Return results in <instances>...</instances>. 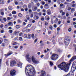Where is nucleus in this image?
<instances>
[{
	"label": "nucleus",
	"instance_id": "21",
	"mask_svg": "<svg viewBox=\"0 0 76 76\" xmlns=\"http://www.w3.org/2000/svg\"><path fill=\"white\" fill-rule=\"evenodd\" d=\"M17 21L18 22V23H22V20L20 19H18Z\"/></svg>",
	"mask_w": 76,
	"mask_h": 76
},
{
	"label": "nucleus",
	"instance_id": "23",
	"mask_svg": "<svg viewBox=\"0 0 76 76\" xmlns=\"http://www.w3.org/2000/svg\"><path fill=\"white\" fill-rule=\"evenodd\" d=\"M4 42H7L9 41V40L7 39H4Z\"/></svg>",
	"mask_w": 76,
	"mask_h": 76
},
{
	"label": "nucleus",
	"instance_id": "20",
	"mask_svg": "<svg viewBox=\"0 0 76 76\" xmlns=\"http://www.w3.org/2000/svg\"><path fill=\"white\" fill-rule=\"evenodd\" d=\"M35 20H37V19H39V17L38 16H35L34 18Z\"/></svg>",
	"mask_w": 76,
	"mask_h": 76
},
{
	"label": "nucleus",
	"instance_id": "38",
	"mask_svg": "<svg viewBox=\"0 0 76 76\" xmlns=\"http://www.w3.org/2000/svg\"><path fill=\"white\" fill-rule=\"evenodd\" d=\"M17 45V42H14V43L13 44V45Z\"/></svg>",
	"mask_w": 76,
	"mask_h": 76
},
{
	"label": "nucleus",
	"instance_id": "30",
	"mask_svg": "<svg viewBox=\"0 0 76 76\" xmlns=\"http://www.w3.org/2000/svg\"><path fill=\"white\" fill-rule=\"evenodd\" d=\"M49 29H50V30H51V31H53V26H50L49 27Z\"/></svg>",
	"mask_w": 76,
	"mask_h": 76
},
{
	"label": "nucleus",
	"instance_id": "15",
	"mask_svg": "<svg viewBox=\"0 0 76 76\" xmlns=\"http://www.w3.org/2000/svg\"><path fill=\"white\" fill-rule=\"evenodd\" d=\"M22 63L20 62L19 64H18V67H20V68H22Z\"/></svg>",
	"mask_w": 76,
	"mask_h": 76
},
{
	"label": "nucleus",
	"instance_id": "43",
	"mask_svg": "<svg viewBox=\"0 0 76 76\" xmlns=\"http://www.w3.org/2000/svg\"><path fill=\"white\" fill-rule=\"evenodd\" d=\"M26 32H29L30 31V29H26Z\"/></svg>",
	"mask_w": 76,
	"mask_h": 76
},
{
	"label": "nucleus",
	"instance_id": "47",
	"mask_svg": "<svg viewBox=\"0 0 76 76\" xmlns=\"http://www.w3.org/2000/svg\"><path fill=\"white\" fill-rule=\"evenodd\" d=\"M61 3H63L65 1V0H60Z\"/></svg>",
	"mask_w": 76,
	"mask_h": 76
},
{
	"label": "nucleus",
	"instance_id": "36",
	"mask_svg": "<svg viewBox=\"0 0 76 76\" xmlns=\"http://www.w3.org/2000/svg\"><path fill=\"white\" fill-rule=\"evenodd\" d=\"M48 34L49 35H50L51 34V31H48Z\"/></svg>",
	"mask_w": 76,
	"mask_h": 76
},
{
	"label": "nucleus",
	"instance_id": "53",
	"mask_svg": "<svg viewBox=\"0 0 76 76\" xmlns=\"http://www.w3.org/2000/svg\"><path fill=\"white\" fill-rule=\"evenodd\" d=\"M51 23L52 24H53L54 22H53V20H52L51 21Z\"/></svg>",
	"mask_w": 76,
	"mask_h": 76
},
{
	"label": "nucleus",
	"instance_id": "50",
	"mask_svg": "<svg viewBox=\"0 0 76 76\" xmlns=\"http://www.w3.org/2000/svg\"><path fill=\"white\" fill-rule=\"evenodd\" d=\"M75 6H76V4H74L72 5V7H75Z\"/></svg>",
	"mask_w": 76,
	"mask_h": 76
},
{
	"label": "nucleus",
	"instance_id": "46",
	"mask_svg": "<svg viewBox=\"0 0 76 76\" xmlns=\"http://www.w3.org/2000/svg\"><path fill=\"white\" fill-rule=\"evenodd\" d=\"M1 46H2V47H4V46H5V45H4V43H3L2 44Z\"/></svg>",
	"mask_w": 76,
	"mask_h": 76
},
{
	"label": "nucleus",
	"instance_id": "59",
	"mask_svg": "<svg viewBox=\"0 0 76 76\" xmlns=\"http://www.w3.org/2000/svg\"><path fill=\"white\" fill-rule=\"evenodd\" d=\"M4 32V30H2L1 31V33H3Z\"/></svg>",
	"mask_w": 76,
	"mask_h": 76
},
{
	"label": "nucleus",
	"instance_id": "56",
	"mask_svg": "<svg viewBox=\"0 0 76 76\" xmlns=\"http://www.w3.org/2000/svg\"><path fill=\"white\" fill-rule=\"evenodd\" d=\"M71 55H70V54L68 55L67 56L68 58H70V57H71Z\"/></svg>",
	"mask_w": 76,
	"mask_h": 76
},
{
	"label": "nucleus",
	"instance_id": "51",
	"mask_svg": "<svg viewBox=\"0 0 76 76\" xmlns=\"http://www.w3.org/2000/svg\"><path fill=\"white\" fill-rule=\"evenodd\" d=\"M22 38L21 37H20L19 38V40H20V41H22Z\"/></svg>",
	"mask_w": 76,
	"mask_h": 76
},
{
	"label": "nucleus",
	"instance_id": "57",
	"mask_svg": "<svg viewBox=\"0 0 76 76\" xmlns=\"http://www.w3.org/2000/svg\"><path fill=\"white\" fill-rule=\"evenodd\" d=\"M53 27H54V28H57V25H56V24H54L53 25Z\"/></svg>",
	"mask_w": 76,
	"mask_h": 76
},
{
	"label": "nucleus",
	"instance_id": "33",
	"mask_svg": "<svg viewBox=\"0 0 76 76\" xmlns=\"http://www.w3.org/2000/svg\"><path fill=\"white\" fill-rule=\"evenodd\" d=\"M16 27L17 29H19V28H20V27L19 26V25H16Z\"/></svg>",
	"mask_w": 76,
	"mask_h": 76
},
{
	"label": "nucleus",
	"instance_id": "14",
	"mask_svg": "<svg viewBox=\"0 0 76 76\" xmlns=\"http://www.w3.org/2000/svg\"><path fill=\"white\" fill-rule=\"evenodd\" d=\"M45 19L46 20H50V17L48 15H46L45 17Z\"/></svg>",
	"mask_w": 76,
	"mask_h": 76
},
{
	"label": "nucleus",
	"instance_id": "42",
	"mask_svg": "<svg viewBox=\"0 0 76 76\" xmlns=\"http://www.w3.org/2000/svg\"><path fill=\"white\" fill-rule=\"evenodd\" d=\"M22 34H23L22 33V32L20 33L19 34V36H20V37H21V36L22 35Z\"/></svg>",
	"mask_w": 76,
	"mask_h": 76
},
{
	"label": "nucleus",
	"instance_id": "19",
	"mask_svg": "<svg viewBox=\"0 0 76 76\" xmlns=\"http://www.w3.org/2000/svg\"><path fill=\"white\" fill-rule=\"evenodd\" d=\"M38 25L39 26L41 27L42 26V22H39L38 23Z\"/></svg>",
	"mask_w": 76,
	"mask_h": 76
},
{
	"label": "nucleus",
	"instance_id": "32",
	"mask_svg": "<svg viewBox=\"0 0 76 76\" xmlns=\"http://www.w3.org/2000/svg\"><path fill=\"white\" fill-rule=\"evenodd\" d=\"M8 32L9 33H10V34H12V32H13V30H9L8 31Z\"/></svg>",
	"mask_w": 76,
	"mask_h": 76
},
{
	"label": "nucleus",
	"instance_id": "28",
	"mask_svg": "<svg viewBox=\"0 0 76 76\" xmlns=\"http://www.w3.org/2000/svg\"><path fill=\"white\" fill-rule=\"evenodd\" d=\"M26 18L28 19V20H29L30 18H29V15H27L26 16Z\"/></svg>",
	"mask_w": 76,
	"mask_h": 76
},
{
	"label": "nucleus",
	"instance_id": "18",
	"mask_svg": "<svg viewBox=\"0 0 76 76\" xmlns=\"http://www.w3.org/2000/svg\"><path fill=\"white\" fill-rule=\"evenodd\" d=\"M8 9H9V10H12L13 9V8H12V6H10L8 7Z\"/></svg>",
	"mask_w": 76,
	"mask_h": 76
},
{
	"label": "nucleus",
	"instance_id": "27",
	"mask_svg": "<svg viewBox=\"0 0 76 76\" xmlns=\"http://www.w3.org/2000/svg\"><path fill=\"white\" fill-rule=\"evenodd\" d=\"M18 15L19 17L20 18H22V15L20 13H19Z\"/></svg>",
	"mask_w": 76,
	"mask_h": 76
},
{
	"label": "nucleus",
	"instance_id": "31",
	"mask_svg": "<svg viewBox=\"0 0 76 76\" xmlns=\"http://www.w3.org/2000/svg\"><path fill=\"white\" fill-rule=\"evenodd\" d=\"M50 65L51 66H53V63L51 61H50Z\"/></svg>",
	"mask_w": 76,
	"mask_h": 76
},
{
	"label": "nucleus",
	"instance_id": "52",
	"mask_svg": "<svg viewBox=\"0 0 76 76\" xmlns=\"http://www.w3.org/2000/svg\"><path fill=\"white\" fill-rule=\"evenodd\" d=\"M61 15L62 16H63V15H65V12H62Z\"/></svg>",
	"mask_w": 76,
	"mask_h": 76
},
{
	"label": "nucleus",
	"instance_id": "1",
	"mask_svg": "<svg viewBox=\"0 0 76 76\" xmlns=\"http://www.w3.org/2000/svg\"><path fill=\"white\" fill-rule=\"evenodd\" d=\"M26 74L28 76H34L36 74V72L34 68L31 65H28L25 68Z\"/></svg>",
	"mask_w": 76,
	"mask_h": 76
},
{
	"label": "nucleus",
	"instance_id": "9",
	"mask_svg": "<svg viewBox=\"0 0 76 76\" xmlns=\"http://www.w3.org/2000/svg\"><path fill=\"white\" fill-rule=\"evenodd\" d=\"M13 54V52L12 51L9 52L7 54H5L4 56L5 57H8V56H10L11 54Z\"/></svg>",
	"mask_w": 76,
	"mask_h": 76
},
{
	"label": "nucleus",
	"instance_id": "44",
	"mask_svg": "<svg viewBox=\"0 0 76 76\" xmlns=\"http://www.w3.org/2000/svg\"><path fill=\"white\" fill-rule=\"evenodd\" d=\"M2 16H0V21H1L2 20Z\"/></svg>",
	"mask_w": 76,
	"mask_h": 76
},
{
	"label": "nucleus",
	"instance_id": "25",
	"mask_svg": "<svg viewBox=\"0 0 76 76\" xmlns=\"http://www.w3.org/2000/svg\"><path fill=\"white\" fill-rule=\"evenodd\" d=\"M28 38V39H31V34H28L27 35Z\"/></svg>",
	"mask_w": 76,
	"mask_h": 76
},
{
	"label": "nucleus",
	"instance_id": "24",
	"mask_svg": "<svg viewBox=\"0 0 76 76\" xmlns=\"http://www.w3.org/2000/svg\"><path fill=\"white\" fill-rule=\"evenodd\" d=\"M13 19V17H12L11 18L10 17H7V19L9 20H11V19Z\"/></svg>",
	"mask_w": 76,
	"mask_h": 76
},
{
	"label": "nucleus",
	"instance_id": "11",
	"mask_svg": "<svg viewBox=\"0 0 76 76\" xmlns=\"http://www.w3.org/2000/svg\"><path fill=\"white\" fill-rule=\"evenodd\" d=\"M71 40V38H70L68 40H66V41H68V42H67L66 41H65V43L66 45H69V41H70V40Z\"/></svg>",
	"mask_w": 76,
	"mask_h": 76
},
{
	"label": "nucleus",
	"instance_id": "40",
	"mask_svg": "<svg viewBox=\"0 0 76 76\" xmlns=\"http://www.w3.org/2000/svg\"><path fill=\"white\" fill-rule=\"evenodd\" d=\"M3 27V24H1L0 26V29H1V28H2Z\"/></svg>",
	"mask_w": 76,
	"mask_h": 76
},
{
	"label": "nucleus",
	"instance_id": "62",
	"mask_svg": "<svg viewBox=\"0 0 76 76\" xmlns=\"http://www.w3.org/2000/svg\"><path fill=\"white\" fill-rule=\"evenodd\" d=\"M74 14L75 16H76V11L74 13Z\"/></svg>",
	"mask_w": 76,
	"mask_h": 76
},
{
	"label": "nucleus",
	"instance_id": "37",
	"mask_svg": "<svg viewBox=\"0 0 76 76\" xmlns=\"http://www.w3.org/2000/svg\"><path fill=\"white\" fill-rule=\"evenodd\" d=\"M24 37L25 38H27V35H26V34H24Z\"/></svg>",
	"mask_w": 76,
	"mask_h": 76
},
{
	"label": "nucleus",
	"instance_id": "6",
	"mask_svg": "<svg viewBox=\"0 0 76 76\" xmlns=\"http://www.w3.org/2000/svg\"><path fill=\"white\" fill-rule=\"evenodd\" d=\"M16 64V62L15 60L12 61L10 62V66L11 67H13L15 65V64Z\"/></svg>",
	"mask_w": 76,
	"mask_h": 76
},
{
	"label": "nucleus",
	"instance_id": "63",
	"mask_svg": "<svg viewBox=\"0 0 76 76\" xmlns=\"http://www.w3.org/2000/svg\"><path fill=\"white\" fill-rule=\"evenodd\" d=\"M41 14H42V13L41 12L39 13V16H41Z\"/></svg>",
	"mask_w": 76,
	"mask_h": 76
},
{
	"label": "nucleus",
	"instance_id": "60",
	"mask_svg": "<svg viewBox=\"0 0 76 76\" xmlns=\"http://www.w3.org/2000/svg\"><path fill=\"white\" fill-rule=\"evenodd\" d=\"M18 48V47L17 46H15L14 47V48H15V49H17Z\"/></svg>",
	"mask_w": 76,
	"mask_h": 76
},
{
	"label": "nucleus",
	"instance_id": "45",
	"mask_svg": "<svg viewBox=\"0 0 76 76\" xmlns=\"http://www.w3.org/2000/svg\"><path fill=\"white\" fill-rule=\"evenodd\" d=\"M31 37L32 38H34V34H31Z\"/></svg>",
	"mask_w": 76,
	"mask_h": 76
},
{
	"label": "nucleus",
	"instance_id": "5",
	"mask_svg": "<svg viewBox=\"0 0 76 76\" xmlns=\"http://www.w3.org/2000/svg\"><path fill=\"white\" fill-rule=\"evenodd\" d=\"M31 60L35 64H38L39 63V61L36 60L35 58L33 56H32Z\"/></svg>",
	"mask_w": 76,
	"mask_h": 76
},
{
	"label": "nucleus",
	"instance_id": "12",
	"mask_svg": "<svg viewBox=\"0 0 76 76\" xmlns=\"http://www.w3.org/2000/svg\"><path fill=\"white\" fill-rule=\"evenodd\" d=\"M47 13L48 15H51V12L50 10L49 9L47 10Z\"/></svg>",
	"mask_w": 76,
	"mask_h": 76
},
{
	"label": "nucleus",
	"instance_id": "2",
	"mask_svg": "<svg viewBox=\"0 0 76 76\" xmlns=\"http://www.w3.org/2000/svg\"><path fill=\"white\" fill-rule=\"evenodd\" d=\"M58 67L61 70H64L65 72H67L69 71V66L64 62H63L59 65H58Z\"/></svg>",
	"mask_w": 76,
	"mask_h": 76
},
{
	"label": "nucleus",
	"instance_id": "35",
	"mask_svg": "<svg viewBox=\"0 0 76 76\" xmlns=\"http://www.w3.org/2000/svg\"><path fill=\"white\" fill-rule=\"evenodd\" d=\"M31 24H28L27 26L26 27V28H29V27H31Z\"/></svg>",
	"mask_w": 76,
	"mask_h": 76
},
{
	"label": "nucleus",
	"instance_id": "3",
	"mask_svg": "<svg viewBox=\"0 0 76 76\" xmlns=\"http://www.w3.org/2000/svg\"><path fill=\"white\" fill-rule=\"evenodd\" d=\"M58 58V55L56 54H53L51 57V59L52 60L55 61Z\"/></svg>",
	"mask_w": 76,
	"mask_h": 76
},
{
	"label": "nucleus",
	"instance_id": "26",
	"mask_svg": "<svg viewBox=\"0 0 76 76\" xmlns=\"http://www.w3.org/2000/svg\"><path fill=\"white\" fill-rule=\"evenodd\" d=\"M58 21V19L56 18V19L54 20V22L56 23Z\"/></svg>",
	"mask_w": 76,
	"mask_h": 76
},
{
	"label": "nucleus",
	"instance_id": "29",
	"mask_svg": "<svg viewBox=\"0 0 76 76\" xmlns=\"http://www.w3.org/2000/svg\"><path fill=\"white\" fill-rule=\"evenodd\" d=\"M12 14H13V15H15V14H16V11H13L12 12Z\"/></svg>",
	"mask_w": 76,
	"mask_h": 76
},
{
	"label": "nucleus",
	"instance_id": "8",
	"mask_svg": "<svg viewBox=\"0 0 76 76\" xmlns=\"http://www.w3.org/2000/svg\"><path fill=\"white\" fill-rule=\"evenodd\" d=\"M15 73L16 71L15 70L13 69L10 72V74L11 76H14L16 75Z\"/></svg>",
	"mask_w": 76,
	"mask_h": 76
},
{
	"label": "nucleus",
	"instance_id": "61",
	"mask_svg": "<svg viewBox=\"0 0 76 76\" xmlns=\"http://www.w3.org/2000/svg\"><path fill=\"white\" fill-rule=\"evenodd\" d=\"M23 48V46H20V50H22Z\"/></svg>",
	"mask_w": 76,
	"mask_h": 76
},
{
	"label": "nucleus",
	"instance_id": "22",
	"mask_svg": "<svg viewBox=\"0 0 76 76\" xmlns=\"http://www.w3.org/2000/svg\"><path fill=\"white\" fill-rule=\"evenodd\" d=\"M0 4H4V1L3 0H1L0 1Z\"/></svg>",
	"mask_w": 76,
	"mask_h": 76
},
{
	"label": "nucleus",
	"instance_id": "34",
	"mask_svg": "<svg viewBox=\"0 0 76 76\" xmlns=\"http://www.w3.org/2000/svg\"><path fill=\"white\" fill-rule=\"evenodd\" d=\"M75 10V8H72L71 10V12H73V11H74Z\"/></svg>",
	"mask_w": 76,
	"mask_h": 76
},
{
	"label": "nucleus",
	"instance_id": "49",
	"mask_svg": "<svg viewBox=\"0 0 76 76\" xmlns=\"http://www.w3.org/2000/svg\"><path fill=\"white\" fill-rule=\"evenodd\" d=\"M37 32H38V33H39L40 32H41V30H37Z\"/></svg>",
	"mask_w": 76,
	"mask_h": 76
},
{
	"label": "nucleus",
	"instance_id": "55",
	"mask_svg": "<svg viewBox=\"0 0 76 76\" xmlns=\"http://www.w3.org/2000/svg\"><path fill=\"white\" fill-rule=\"evenodd\" d=\"M45 3L44 1H43L42 2V5H44V4H45Z\"/></svg>",
	"mask_w": 76,
	"mask_h": 76
},
{
	"label": "nucleus",
	"instance_id": "4",
	"mask_svg": "<svg viewBox=\"0 0 76 76\" xmlns=\"http://www.w3.org/2000/svg\"><path fill=\"white\" fill-rule=\"evenodd\" d=\"M71 69L72 70L73 69V71H75V69H76V62H74L73 63V64H72V67H71Z\"/></svg>",
	"mask_w": 76,
	"mask_h": 76
},
{
	"label": "nucleus",
	"instance_id": "41",
	"mask_svg": "<svg viewBox=\"0 0 76 76\" xmlns=\"http://www.w3.org/2000/svg\"><path fill=\"white\" fill-rule=\"evenodd\" d=\"M68 31L69 32H71L72 31V28H70L68 29Z\"/></svg>",
	"mask_w": 76,
	"mask_h": 76
},
{
	"label": "nucleus",
	"instance_id": "64",
	"mask_svg": "<svg viewBox=\"0 0 76 76\" xmlns=\"http://www.w3.org/2000/svg\"><path fill=\"white\" fill-rule=\"evenodd\" d=\"M48 23L45 22V25H48Z\"/></svg>",
	"mask_w": 76,
	"mask_h": 76
},
{
	"label": "nucleus",
	"instance_id": "58",
	"mask_svg": "<svg viewBox=\"0 0 76 76\" xmlns=\"http://www.w3.org/2000/svg\"><path fill=\"white\" fill-rule=\"evenodd\" d=\"M71 9V8L69 7H68V10L69 11H70V10Z\"/></svg>",
	"mask_w": 76,
	"mask_h": 76
},
{
	"label": "nucleus",
	"instance_id": "54",
	"mask_svg": "<svg viewBox=\"0 0 76 76\" xmlns=\"http://www.w3.org/2000/svg\"><path fill=\"white\" fill-rule=\"evenodd\" d=\"M1 15L2 16H3V15H4V12H1Z\"/></svg>",
	"mask_w": 76,
	"mask_h": 76
},
{
	"label": "nucleus",
	"instance_id": "16",
	"mask_svg": "<svg viewBox=\"0 0 76 76\" xmlns=\"http://www.w3.org/2000/svg\"><path fill=\"white\" fill-rule=\"evenodd\" d=\"M37 9L38 8L37 7H35L32 8V10L33 11H36V10H37Z\"/></svg>",
	"mask_w": 76,
	"mask_h": 76
},
{
	"label": "nucleus",
	"instance_id": "17",
	"mask_svg": "<svg viewBox=\"0 0 76 76\" xmlns=\"http://www.w3.org/2000/svg\"><path fill=\"white\" fill-rule=\"evenodd\" d=\"M7 19L6 18H3V19L2 20V23H4L6 21Z\"/></svg>",
	"mask_w": 76,
	"mask_h": 76
},
{
	"label": "nucleus",
	"instance_id": "10",
	"mask_svg": "<svg viewBox=\"0 0 76 76\" xmlns=\"http://www.w3.org/2000/svg\"><path fill=\"white\" fill-rule=\"evenodd\" d=\"M45 76V71L43 70H42L41 72V75L40 76Z\"/></svg>",
	"mask_w": 76,
	"mask_h": 76
},
{
	"label": "nucleus",
	"instance_id": "39",
	"mask_svg": "<svg viewBox=\"0 0 76 76\" xmlns=\"http://www.w3.org/2000/svg\"><path fill=\"white\" fill-rule=\"evenodd\" d=\"M66 18V17L65 16H64L63 17V18H61V19H65Z\"/></svg>",
	"mask_w": 76,
	"mask_h": 76
},
{
	"label": "nucleus",
	"instance_id": "13",
	"mask_svg": "<svg viewBox=\"0 0 76 76\" xmlns=\"http://www.w3.org/2000/svg\"><path fill=\"white\" fill-rule=\"evenodd\" d=\"M76 59V56L73 57L70 60V61H73Z\"/></svg>",
	"mask_w": 76,
	"mask_h": 76
},
{
	"label": "nucleus",
	"instance_id": "7",
	"mask_svg": "<svg viewBox=\"0 0 76 76\" xmlns=\"http://www.w3.org/2000/svg\"><path fill=\"white\" fill-rule=\"evenodd\" d=\"M29 54H28L26 55V58H27V60L28 61V62H31V58L29 57Z\"/></svg>",
	"mask_w": 76,
	"mask_h": 76
},
{
	"label": "nucleus",
	"instance_id": "48",
	"mask_svg": "<svg viewBox=\"0 0 76 76\" xmlns=\"http://www.w3.org/2000/svg\"><path fill=\"white\" fill-rule=\"evenodd\" d=\"M36 4L38 7H39V5H40L39 3H37Z\"/></svg>",
	"mask_w": 76,
	"mask_h": 76
}]
</instances>
